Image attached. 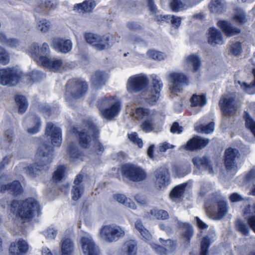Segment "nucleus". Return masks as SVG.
Segmentation results:
<instances>
[{"label": "nucleus", "instance_id": "obj_1", "mask_svg": "<svg viewBox=\"0 0 255 255\" xmlns=\"http://www.w3.org/2000/svg\"><path fill=\"white\" fill-rule=\"evenodd\" d=\"M45 135L47 139H50V143L44 141L38 149L37 154L39 161L36 165L33 167L28 166L23 168L25 171L34 176L38 175V172L41 170H46L48 165L51 162L53 157V152L51 145L59 146L62 143V133L61 129L54 126L51 123L47 124Z\"/></svg>", "mask_w": 255, "mask_h": 255}, {"label": "nucleus", "instance_id": "obj_2", "mask_svg": "<svg viewBox=\"0 0 255 255\" xmlns=\"http://www.w3.org/2000/svg\"><path fill=\"white\" fill-rule=\"evenodd\" d=\"M151 78L152 86L149 87L148 79L145 75L140 74L130 77L127 82V91L130 93L140 92L148 103L153 104L159 98L162 83L160 77L156 75H152Z\"/></svg>", "mask_w": 255, "mask_h": 255}, {"label": "nucleus", "instance_id": "obj_3", "mask_svg": "<svg viewBox=\"0 0 255 255\" xmlns=\"http://www.w3.org/2000/svg\"><path fill=\"white\" fill-rule=\"evenodd\" d=\"M49 46L44 42L39 46L37 43H33L28 51V54L36 61L38 65L53 71H61L64 69L63 61L56 58H50Z\"/></svg>", "mask_w": 255, "mask_h": 255}, {"label": "nucleus", "instance_id": "obj_4", "mask_svg": "<svg viewBox=\"0 0 255 255\" xmlns=\"http://www.w3.org/2000/svg\"><path fill=\"white\" fill-rule=\"evenodd\" d=\"M86 128L79 131V143L83 147L89 148L93 145V152L96 154H101L104 150V146L98 141L99 130L91 121L86 124Z\"/></svg>", "mask_w": 255, "mask_h": 255}, {"label": "nucleus", "instance_id": "obj_5", "mask_svg": "<svg viewBox=\"0 0 255 255\" xmlns=\"http://www.w3.org/2000/svg\"><path fill=\"white\" fill-rule=\"evenodd\" d=\"M40 206L33 198H29L24 201L13 200L10 206V210L17 220L28 219L38 214Z\"/></svg>", "mask_w": 255, "mask_h": 255}, {"label": "nucleus", "instance_id": "obj_6", "mask_svg": "<svg viewBox=\"0 0 255 255\" xmlns=\"http://www.w3.org/2000/svg\"><path fill=\"white\" fill-rule=\"evenodd\" d=\"M124 228L115 224L103 226L100 229L99 237L105 242L111 243L118 241L125 235Z\"/></svg>", "mask_w": 255, "mask_h": 255}, {"label": "nucleus", "instance_id": "obj_7", "mask_svg": "<svg viewBox=\"0 0 255 255\" xmlns=\"http://www.w3.org/2000/svg\"><path fill=\"white\" fill-rule=\"evenodd\" d=\"M88 86L83 80H74L69 82L66 85V98L70 101L72 99H78L86 92Z\"/></svg>", "mask_w": 255, "mask_h": 255}, {"label": "nucleus", "instance_id": "obj_8", "mask_svg": "<svg viewBox=\"0 0 255 255\" xmlns=\"http://www.w3.org/2000/svg\"><path fill=\"white\" fill-rule=\"evenodd\" d=\"M122 174L130 181L140 182L145 179L147 176L145 171L136 165L128 164L122 167Z\"/></svg>", "mask_w": 255, "mask_h": 255}, {"label": "nucleus", "instance_id": "obj_9", "mask_svg": "<svg viewBox=\"0 0 255 255\" xmlns=\"http://www.w3.org/2000/svg\"><path fill=\"white\" fill-rule=\"evenodd\" d=\"M80 244L84 255H97L99 250L93 240L91 235L82 232L80 235Z\"/></svg>", "mask_w": 255, "mask_h": 255}, {"label": "nucleus", "instance_id": "obj_10", "mask_svg": "<svg viewBox=\"0 0 255 255\" xmlns=\"http://www.w3.org/2000/svg\"><path fill=\"white\" fill-rule=\"evenodd\" d=\"M20 72L14 68L0 69V84L14 86L18 82Z\"/></svg>", "mask_w": 255, "mask_h": 255}, {"label": "nucleus", "instance_id": "obj_11", "mask_svg": "<svg viewBox=\"0 0 255 255\" xmlns=\"http://www.w3.org/2000/svg\"><path fill=\"white\" fill-rule=\"evenodd\" d=\"M239 152L235 148H229L225 151L224 164L227 172L234 175L239 169L238 160Z\"/></svg>", "mask_w": 255, "mask_h": 255}, {"label": "nucleus", "instance_id": "obj_12", "mask_svg": "<svg viewBox=\"0 0 255 255\" xmlns=\"http://www.w3.org/2000/svg\"><path fill=\"white\" fill-rule=\"evenodd\" d=\"M220 105L223 114L226 116H231L237 111L239 104L235 99V95L230 94L222 97L220 101Z\"/></svg>", "mask_w": 255, "mask_h": 255}, {"label": "nucleus", "instance_id": "obj_13", "mask_svg": "<svg viewBox=\"0 0 255 255\" xmlns=\"http://www.w3.org/2000/svg\"><path fill=\"white\" fill-rule=\"evenodd\" d=\"M168 82L170 93L174 94L180 92L182 87L186 85L187 79L182 73L171 72L168 74Z\"/></svg>", "mask_w": 255, "mask_h": 255}, {"label": "nucleus", "instance_id": "obj_14", "mask_svg": "<svg viewBox=\"0 0 255 255\" xmlns=\"http://www.w3.org/2000/svg\"><path fill=\"white\" fill-rule=\"evenodd\" d=\"M207 213L215 220L223 218L228 212L226 203L224 201L215 202L212 207L206 205Z\"/></svg>", "mask_w": 255, "mask_h": 255}, {"label": "nucleus", "instance_id": "obj_15", "mask_svg": "<svg viewBox=\"0 0 255 255\" xmlns=\"http://www.w3.org/2000/svg\"><path fill=\"white\" fill-rule=\"evenodd\" d=\"M109 106L104 109L100 110L102 116L107 120H111L117 117L120 110L119 102L112 99L108 102Z\"/></svg>", "mask_w": 255, "mask_h": 255}, {"label": "nucleus", "instance_id": "obj_16", "mask_svg": "<svg viewBox=\"0 0 255 255\" xmlns=\"http://www.w3.org/2000/svg\"><path fill=\"white\" fill-rule=\"evenodd\" d=\"M85 38L86 42L91 45L97 50H103L106 49L108 44L106 43L99 44V42H104L108 39L106 36H101L97 34L88 33L85 35Z\"/></svg>", "mask_w": 255, "mask_h": 255}, {"label": "nucleus", "instance_id": "obj_17", "mask_svg": "<svg viewBox=\"0 0 255 255\" xmlns=\"http://www.w3.org/2000/svg\"><path fill=\"white\" fill-rule=\"evenodd\" d=\"M28 250V245L24 240L12 242L9 248L8 255H25Z\"/></svg>", "mask_w": 255, "mask_h": 255}, {"label": "nucleus", "instance_id": "obj_18", "mask_svg": "<svg viewBox=\"0 0 255 255\" xmlns=\"http://www.w3.org/2000/svg\"><path fill=\"white\" fill-rule=\"evenodd\" d=\"M155 185L159 188L166 187L169 183V174L168 170L165 167L157 169L155 173Z\"/></svg>", "mask_w": 255, "mask_h": 255}, {"label": "nucleus", "instance_id": "obj_19", "mask_svg": "<svg viewBox=\"0 0 255 255\" xmlns=\"http://www.w3.org/2000/svg\"><path fill=\"white\" fill-rule=\"evenodd\" d=\"M209 142V140L206 139H203L199 137H195L189 140L187 143L181 146L179 149H184L187 150H194L198 148H202L207 145Z\"/></svg>", "mask_w": 255, "mask_h": 255}, {"label": "nucleus", "instance_id": "obj_20", "mask_svg": "<svg viewBox=\"0 0 255 255\" xmlns=\"http://www.w3.org/2000/svg\"><path fill=\"white\" fill-rule=\"evenodd\" d=\"M183 66L187 70H198L201 66L199 57L196 54H190L186 56L183 61Z\"/></svg>", "mask_w": 255, "mask_h": 255}, {"label": "nucleus", "instance_id": "obj_21", "mask_svg": "<svg viewBox=\"0 0 255 255\" xmlns=\"http://www.w3.org/2000/svg\"><path fill=\"white\" fill-rule=\"evenodd\" d=\"M160 241L163 246L156 244L151 245L152 248L157 253L161 255L166 254L167 253L173 252L175 249V244L171 240H163L162 239H160Z\"/></svg>", "mask_w": 255, "mask_h": 255}, {"label": "nucleus", "instance_id": "obj_22", "mask_svg": "<svg viewBox=\"0 0 255 255\" xmlns=\"http://www.w3.org/2000/svg\"><path fill=\"white\" fill-rule=\"evenodd\" d=\"M51 46L55 50L66 53L72 49V43L70 40L54 38L51 42Z\"/></svg>", "mask_w": 255, "mask_h": 255}, {"label": "nucleus", "instance_id": "obj_23", "mask_svg": "<svg viewBox=\"0 0 255 255\" xmlns=\"http://www.w3.org/2000/svg\"><path fill=\"white\" fill-rule=\"evenodd\" d=\"M82 178L81 175H78L74 181V185L72 189V198L74 201L78 200L84 193V188L82 183Z\"/></svg>", "mask_w": 255, "mask_h": 255}, {"label": "nucleus", "instance_id": "obj_24", "mask_svg": "<svg viewBox=\"0 0 255 255\" xmlns=\"http://www.w3.org/2000/svg\"><path fill=\"white\" fill-rule=\"evenodd\" d=\"M173 222L175 226L183 229V233L182 234V239L185 244H188L193 234L191 226L188 223L179 221L176 218L173 219Z\"/></svg>", "mask_w": 255, "mask_h": 255}, {"label": "nucleus", "instance_id": "obj_25", "mask_svg": "<svg viewBox=\"0 0 255 255\" xmlns=\"http://www.w3.org/2000/svg\"><path fill=\"white\" fill-rule=\"evenodd\" d=\"M108 79V74L104 71H97L91 77V83L96 88H99L105 85Z\"/></svg>", "mask_w": 255, "mask_h": 255}, {"label": "nucleus", "instance_id": "obj_26", "mask_svg": "<svg viewBox=\"0 0 255 255\" xmlns=\"http://www.w3.org/2000/svg\"><path fill=\"white\" fill-rule=\"evenodd\" d=\"M29 123V127L26 129L28 133L33 134L37 133L39 131L40 127V121L38 117L34 115L29 116L26 117L24 123L26 124Z\"/></svg>", "mask_w": 255, "mask_h": 255}, {"label": "nucleus", "instance_id": "obj_27", "mask_svg": "<svg viewBox=\"0 0 255 255\" xmlns=\"http://www.w3.org/2000/svg\"><path fill=\"white\" fill-rule=\"evenodd\" d=\"M208 42L213 46L222 45L225 42L221 32L215 28L209 29Z\"/></svg>", "mask_w": 255, "mask_h": 255}, {"label": "nucleus", "instance_id": "obj_28", "mask_svg": "<svg viewBox=\"0 0 255 255\" xmlns=\"http://www.w3.org/2000/svg\"><path fill=\"white\" fill-rule=\"evenodd\" d=\"M155 113L144 107L137 108L133 113V116L137 120L144 121L149 118H154Z\"/></svg>", "mask_w": 255, "mask_h": 255}, {"label": "nucleus", "instance_id": "obj_29", "mask_svg": "<svg viewBox=\"0 0 255 255\" xmlns=\"http://www.w3.org/2000/svg\"><path fill=\"white\" fill-rule=\"evenodd\" d=\"M192 162L197 168L201 170H207L209 174H213L214 171L211 167V165L207 157H196L193 158Z\"/></svg>", "mask_w": 255, "mask_h": 255}, {"label": "nucleus", "instance_id": "obj_30", "mask_svg": "<svg viewBox=\"0 0 255 255\" xmlns=\"http://www.w3.org/2000/svg\"><path fill=\"white\" fill-rule=\"evenodd\" d=\"M216 239L214 230H210V236L205 237L202 240L201 243L200 255H208L209 245Z\"/></svg>", "mask_w": 255, "mask_h": 255}, {"label": "nucleus", "instance_id": "obj_31", "mask_svg": "<svg viewBox=\"0 0 255 255\" xmlns=\"http://www.w3.org/2000/svg\"><path fill=\"white\" fill-rule=\"evenodd\" d=\"M5 191H8L14 196H16L20 195L23 190L20 183L17 181H14L10 184L3 185L0 187V192Z\"/></svg>", "mask_w": 255, "mask_h": 255}, {"label": "nucleus", "instance_id": "obj_32", "mask_svg": "<svg viewBox=\"0 0 255 255\" xmlns=\"http://www.w3.org/2000/svg\"><path fill=\"white\" fill-rule=\"evenodd\" d=\"M218 25L225 32L228 37L232 36L240 32V30L231 26V24L226 20H220Z\"/></svg>", "mask_w": 255, "mask_h": 255}, {"label": "nucleus", "instance_id": "obj_33", "mask_svg": "<svg viewBox=\"0 0 255 255\" xmlns=\"http://www.w3.org/2000/svg\"><path fill=\"white\" fill-rule=\"evenodd\" d=\"M187 184V183H185L179 185L172 189L170 193V198L172 201L179 202L180 201Z\"/></svg>", "mask_w": 255, "mask_h": 255}, {"label": "nucleus", "instance_id": "obj_34", "mask_svg": "<svg viewBox=\"0 0 255 255\" xmlns=\"http://www.w3.org/2000/svg\"><path fill=\"white\" fill-rule=\"evenodd\" d=\"M114 198L117 202L123 204L126 207L133 210L137 209V206L134 202L130 198L127 197L124 194H116L114 196Z\"/></svg>", "mask_w": 255, "mask_h": 255}, {"label": "nucleus", "instance_id": "obj_35", "mask_svg": "<svg viewBox=\"0 0 255 255\" xmlns=\"http://www.w3.org/2000/svg\"><path fill=\"white\" fill-rule=\"evenodd\" d=\"M74 249L73 243L71 239L67 238L63 240L61 243V255H73Z\"/></svg>", "mask_w": 255, "mask_h": 255}, {"label": "nucleus", "instance_id": "obj_36", "mask_svg": "<svg viewBox=\"0 0 255 255\" xmlns=\"http://www.w3.org/2000/svg\"><path fill=\"white\" fill-rule=\"evenodd\" d=\"M226 6L225 0H212L209 4V8L213 13H221L225 9Z\"/></svg>", "mask_w": 255, "mask_h": 255}, {"label": "nucleus", "instance_id": "obj_37", "mask_svg": "<svg viewBox=\"0 0 255 255\" xmlns=\"http://www.w3.org/2000/svg\"><path fill=\"white\" fill-rule=\"evenodd\" d=\"M172 170L174 176L181 177L190 172V168L187 165H175Z\"/></svg>", "mask_w": 255, "mask_h": 255}, {"label": "nucleus", "instance_id": "obj_38", "mask_svg": "<svg viewBox=\"0 0 255 255\" xmlns=\"http://www.w3.org/2000/svg\"><path fill=\"white\" fill-rule=\"evenodd\" d=\"M96 6L94 0H85L81 3L76 4L74 9L82 10L87 12L91 11Z\"/></svg>", "mask_w": 255, "mask_h": 255}, {"label": "nucleus", "instance_id": "obj_39", "mask_svg": "<svg viewBox=\"0 0 255 255\" xmlns=\"http://www.w3.org/2000/svg\"><path fill=\"white\" fill-rule=\"evenodd\" d=\"M191 106L192 107H202L207 104V100L203 94H193L190 98Z\"/></svg>", "mask_w": 255, "mask_h": 255}, {"label": "nucleus", "instance_id": "obj_40", "mask_svg": "<svg viewBox=\"0 0 255 255\" xmlns=\"http://www.w3.org/2000/svg\"><path fill=\"white\" fill-rule=\"evenodd\" d=\"M15 101L18 108V112L21 114L24 113L28 106L25 97L21 95H17L15 97Z\"/></svg>", "mask_w": 255, "mask_h": 255}, {"label": "nucleus", "instance_id": "obj_41", "mask_svg": "<svg viewBox=\"0 0 255 255\" xmlns=\"http://www.w3.org/2000/svg\"><path fill=\"white\" fill-rule=\"evenodd\" d=\"M252 71L255 77V80L253 83H251L249 85L240 81H238L237 83V84H239L246 92L249 94H255V65H254Z\"/></svg>", "mask_w": 255, "mask_h": 255}, {"label": "nucleus", "instance_id": "obj_42", "mask_svg": "<svg viewBox=\"0 0 255 255\" xmlns=\"http://www.w3.org/2000/svg\"><path fill=\"white\" fill-rule=\"evenodd\" d=\"M154 118L147 119L142 121L140 125V128L142 130L146 132H150L151 131L157 132L155 128V124L153 122Z\"/></svg>", "mask_w": 255, "mask_h": 255}, {"label": "nucleus", "instance_id": "obj_43", "mask_svg": "<svg viewBox=\"0 0 255 255\" xmlns=\"http://www.w3.org/2000/svg\"><path fill=\"white\" fill-rule=\"evenodd\" d=\"M215 129V124L213 122H211L208 125L203 126L200 123H198L195 127L196 131L201 133L209 134L212 133Z\"/></svg>", "mask_w": 255, "mask_h": 255}, {"label": "nucleus", "instance_id": "obj_44", "mask_svg": "<svg viewBox=\"0 0 255 255\" xmlns=\"http://www.w3.org/2000/svg\"><path fill=\"white\" fill-rule=\"evenodd\" d=\"M135 228L140 233L143 239L149 241L151 238L150 233L144 228L140 220L136 221Z\"/></svg>", "mask_w": 255, "mask_h": 255}, {"label": "nucleus", "instance_id": "obj_45", "mask_svg": "<svg viewBox=\"0 0 255 255\" xmlns=\"http://www.w3.org/2000/svg\"><path fill=\"white\" fill-rule=\"evenodd\" d=\"M67 154L71 160V161L74 162L75 160L80 159L84 160L82 157H80V155L78 153V150L76 148L75 144L72 143L69 145L67 150Z\"/></svg>", "mask_w": 255, "mask_h": 255}, {"label": "nucleus", "instance_id": "obj_46", "mask_svg": "<svg viewBox=\"0 0 255 255\" xmlns=\"http://www.w3.org/2000/svg\"><path fill=\"white\" fill-rule=\"evenodd\" d=\"M51 22L46 19H37L36 20V27L42 33L47 32L51 28Z\"/></svg>", "mask_w": 255, "mask_h": 255}, {"label": "nucleus", "instance_id": "obj_47", "mask_svg": "<svg viewBox=\"0 0 255 255\" xmlns=\"http://www.w3.org/2000/svg\"><path fill=\"white\" fill-rule=\"evenodd\" d=\"M19 72V71H18ZM19 79L18 82L21 79H26L27 80V83L29 84L30 82H34L39 79L40 73L37 71H33L29 75H24L20 71ZM26 83V81H25Z\"/></svg>", "mask_w": 255, "mask_h": 255}, {"label": "nucleus", "instance_id": "obj_48", "mask_svg": "<svg viewBox=\"0 0 255 255\" xmlns=\"http://www.w3.org/2000/svg\"><path fill=\"white\" fill-rule=\"evenodd\" d=\"M57 233L58 230L57 228L52 225L48 227L45 230L41 232V234L47 240L54 239Z\"/></svg>", "mask_w": 255, "mask_h": 255}, {"label": "nucleus", "instance_id": "obj_49", "mask_svg": "<svg viewBox=\"0 0 255 255\" xmlns=\"http://www.w3.org/2000/svg\"><path fill=\"white\" fill-rule=\"evenodd\" d=\"M67 173V169L65 166H59L54 172L53 179L55 181H59L63 178Z\"/></svg>", "mask_w": 255, "mask_h": 255}, {"label": "nucleus", "instance_id": "obj_50", "mask_svg": "<svg viewBox=\"0 0 255 255\" xmlns=\"http://www.w3.org/2000/svg\"><path fill=\"white\" fill-rule=\"evenodd\" d=\"M56 0H42L41 2L39 3L36 10L38 12H42L44 8H53L56 6Z\"/></svg>", "mask_w": 255, "mask_h": 255}, {"label": "nucleus", "instance_id": "obj_51", "mask_svg": "<svg viewBox=\"0 0 255 255\" xmlns=\"http://www.w3.org/2000/svg\"><path fill=\"white\" fill-rule=\"evenodd\" d=\"M162 21L170 22L173 26L178 27L181 24V18L174 15H166L161 16Z\"/></svg>", "mask_w": 255, "mask_h": 255}, {"label": "nucleus", "instance_id": "obj_52", "mask_svg": "<svg viewBox=\"0 0 255 255\" xmlns=\"http://www.w3.org/2000/svg\"><path fill=\"white\" fill-rule=\"evenodd\" d=\"M150 214L153 218L158 220H165L169 217L168 213L166 211L156 209H151Z\"/></svg>", "mask_w": 255, "mask_h": 255}, {"label": "nucleus", "instance_id": "obj_53", "mask_svg": "<svg viewBox=\"0 0 255 255\" xmlns=\"http://www.w3.org/2000/svg\"><path fill=\"white\" fill-rule=\"evenodd\" d=\"M244 118L246 128L252 132L255 137V122L247 112L245 113Z\"/></svg>", "mask_w": 255, "mask_h": 255}, {"label": "nucleus", "instance_id": "obj_54", "mask_svg": "<svg viewBox=\"0 0 255 255\" xmlns=\"http://www.w3.org/2000/svg\"><path fill=\"white\" fill-rule=\"evenodd\" d=\"M169 6L172 11L178 12L186 9L188 6L182 3L179 0H171Z\"/></svg>", "mask_w": 255, "mask_h": 255}, {"label": "nucleus", "instance_id": "obj_55", "mask_svg": "<svg viewBox=\"0 0 255 255\" xmlns=\"http://www.w3.org/2000/svg\"><path fill=\"white\" fill-rule=\"evenodd\" d=\"M147 54L149 57L158 61L164 60L167 57L164 53L155 50H148Z\"/></svg>", "mask_w": 255, "mask_h": 255}, {"label": "nucleus", "instance_id": "obj_56", "mask_svg": "<svg viewBox=\"0 0 255 255\" xmlns=\"http://www.w3.org/2000/svg\"><path fill=\"white\" fill-rule=\"evenodd\" d=\"M230 52L234 55L238 56L242 52V44L240 42H233L230 46Z\"/></svg>", "mask_w": 255, "mask_h": 255}, {"label": "nucleus", "instance_id": "obj_57", "mask_svg": "<svg viewBox=\"0 0 255 255\" xmlns=\"http://www.w3.org/2000/svg\"><path fill=\"white\" fill-rule=\"evenodd\" d=\"M234 20L238 22L244 23L247 20L246 16L242 9H236L235 12Z\"/></svg>", "mask_w": 255, "mask_h": 255}, {"label": "nucleus", "instance_id": "obj_58", "mask_svg": "<svg viewBox=\"0 0 255 255\" xmlns=\"http://www.w3.org/2000/svg\"><path fill=\"white\" fill-rule=\"evenodd\" d=\"M9 62V57L6 50L0 46V65H6Z\"/></svg>", "mask_w": 255, "mask_h": 255}, {"label": "nucleus", "instance_id": "obj_59", "mask_svg": "<svg viewBox=\"0 0 255 255\" xmlns=\"http://www.w3.org/2000/svg\"><path fill=\"white\" fill-rule=\"evenodd\" d=\"M128 137L131 142L134 143L135 144L137 145L140 148L142 146L143 143L142 140L138 138V135L136 132L128 134Z\"/></svg>", "mask_w": 255, "mask_h": 255}, {"label": "nucleus", "instance_id": "obj_60", "mask_svg": "<svg viewBox=\"0 0 255 255\" xmlns=\"http://www.w3.org/2000/svg\"><path fill=\"white\" fill-rule=\"evenodd\" d=\"M134 200L139 204L145 205L147 203V200L145 196L141 193L135 194L134 197Z\"/></svg>", "mask_w": 255, "mask_h": 255}, {"label": "nucleus", "instance_id": "obj_61", "mask_svg": "<svg viewBox=\"0 0 255 255\" xmlns=\"http://www.w3.org/2000/svg\"><path fill=\"white\" fill-rule=\"evenodd\" d=\"M141 3L142 5L147 4L149 10L153 13H155L157 11V8L155 4H154L153 0H141Z\"/></svg>", "mask_w": 255, "mask_h": 255}, {"label": "nucleus", "instance_id": "obj_62", "mask_svg": "<svg viewBox=\"0 0 255 255\" xmlns=\"http://www.w3.org/2000/svg\"><path fill=\"white\" fill-rule=\"evenodd\" d=\"M212 185L208 183L204 182L201 184V189L199 194L200 196H204L207 192L211 190Z\"/></svg>", "mask_w": 255, "mask_h": 255}, {"label": "nucleus", "instance_id": "obj_63", "mask_svg": "<svg viewBox=\"0 0 255 255\" xmlns=\"http://www.w3.org/2000/svg\"><path fill=\"white\" fill-rule=\"evenodd\" d=\"M237 228L239 231L244 235L248 234L249 232V229L246 225L241 220L237 221Z\"/></svg>", "mask_w": 255, "mask_h": 255}, {"label": "nucleus", "instance_id": "obj_64", "mask_svg": "<svg viewBox=\"0 0 255 255\" xmlns=\"http://www.w3.org/2000/svg\"><path fill=\"white\" fill-rule=\"evenodd\" d=\"M4 137L7 142L11 143L14 139V132L11 129H7L4 132Z\"/></svg>", "mask_w": 255, "mask_h": 255}]
</instances>
